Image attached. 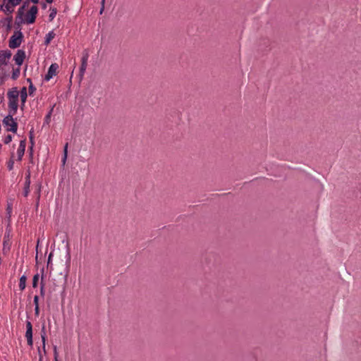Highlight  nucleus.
I'll return each instance as SVG.
<instances>
[{"instance_id":"20","label":"nucleus","mask_w":361,"mask_h":361,"mask_svg":"<svg viewBox=\"0 0 361 361\" xmlns=\"http://www.w3.org/2000/svg\"><path fill=\"white\" fill-rule=\"evenodd\" d=\"M88 58H89L88 53L87 52L84 53L82 55V57L81 59V63H87Z\"/></svg>"},{"instance_id":"37","label":"nucleus","mask_w":361,"mask_h":361,"mask_svg":"<svg viewBox=\"0 0 361 361\" xmlns=\"http://www.w3.org/2000/svg\"><path fill=\"white\" fill-rule=\"evenodd\" d=\"M30 1H32L33 4H37L39 0H30Z\"/></svg>"},{"instance_id":"21","label":"nucleus","mask_w":361,"mask_h":361,"mask_svg":"<svg viewBox=\"0 0 361 361\" xmlns=\"http://www.w3.org/2000/svg\"><path fill=\"white\" fill-rule=\"evenodd\" d=\"M13 165H14V161H13L12 159H11L8 161V163H7V167H8V169L9 171L13 170Z\"/></svg>"},{"instance_id":"35","label":"nucleus","mask_w":361,"mask_h":361,"mask_svg":"<svg viewBox=\"0 0 361 361\" xmlns=\"http://www.w3.org/2000/svg\"><path fill=\"white\" fill-rule=\"evenodd\" d=\"M38 351H39V361H42V355L41 354V350L39 348L38 349Z\"/></svg>"},{"instance_id":"27","label":"nucleus","mask_w":361,"mask_h":361,"mask_svg":"<svg viewBox=\"0 0 361 361\" xmlns=\"http://www.w3.org/2000/svg\"><path fill=\"white\" fill-rule=\"evenodd\" d=\"M54 360H56V358L58 359V357H59V353H58L56 346L54 347Z\"/></svg>"},{"instance_id":"36","label":"nucleus","mask_w":361,"mask_h":361,"mask_svg":"<svg viewBox=\"0 0 361 361\" xmlns=\"http://www.w3.org/2000/svg\"><path fill=\"white\" fill-rule=\"evenodd\" d=\"M30 154L32 157V145L30 147Z\"/></svg>"},{"instance_id":"39","label":"nucleus","mask_w":361,"mask_h":361,"mask_svg":"<svg viewBox=\"0 0 361 361\" xmlns=\"http://www.w3.org/2000/svg\"><path fill=\"white\" fill-rule=\"evenodd\" d=\"M46 1L49 4H51L54 1V0H46Z\"/></svg>"},{"instance_id":"18","label":"nucleus","mask_w":361,"mask_h":361,"mask_svg":"<svg viewBox=\"0 0 361 361\" xmlns=\"http://www.w3.org/2000/svg\"><path fill=\"white\" fill-rule=\"evenodd\" d=\"M27 81L30 82V85H29V87H28V91H29L30 95H31L36 90V88L34 87V85L32 83L30 79H28Z\"/></svg>"},{"instance_id":"4","label":"nucleus","mask_w":361,"mask_h":361,"mask_svg":"<svg viewBox=\"0 0 361 361\" xmlns=\"http://www.w3.org/2000/svg\"><path fill=\"white\" fill-rule=\"evenodd\" d=\"M37 11H38V8L37 6H32L30 8V10L28 11V12L27 13L26 16H25V22L27 24H32V23H35Z\"/></svg>"},{"instance_id":"3","label":"nucleus","mask_w":361,"mask_h":361,"mask_svg":"<svg viewBox=\"0 0 361 361\" xmlns=\"http://www.w3.org/2000/svg\"><path fill=\"white\" fill-rule=\"evenodd\" d=\"M23 39V34L21 32H15L9 39V47L16 49L20 47Z\"/></svg>"},{"instance_id":"13","label":"nucleus","mask_w":361,"mask_h":361,"mask_svg":"<svg viewBox=\"0 0 361 361\" xmlns=\"http://www.w3.org/2000/svg\"><path fill=\"white\" fill-rule=\"evenodd\" d=\"M7 96L8 99H18L19 92L17 90L16 88H13L11 90L8 91Z\"/></svg>"},{"instance_id":"28","label":"nucleus","mask_w":361,"mask_h":361,"mask_svg":"<svg viewBox=\"0 0 361 361\" xmlns=\"http://www.w3.org/2000/svg\"><path fill=\"white\" fill-rule=\"evenodd\" d=\"M42 343H43V350L44 353H46V350H45V336L44 335H42Z\"/></svg>"},{"instance_id":"24","label":"nucleus","mask_w":361,"mask_h":361,"mask_svg":"<svg viewBox=\"0 0 361 361\" xmlns=\"http://www.w3.org/2000/svg\"><path fill=\"white\" fill-rule=\"evenodd\" d=\"M43 279H42V281H41V287H40V295L42 296H44V293H45V290H44V284L42 281Z\"/></svg>"},{"instance_id":"29","label":"nucleus","mask_w":361,"mask_h":361,"mask_svg":"<svg viewBox=\"0 0 361 361\" xmlns=\"http://www.w3.org/2000/svg\"><path fill=\"white\" fill-rule=\"evenodd\" d=\"M35 314L36 317H38L39 314V307L37 306V307H35Z\"/></svg>"},{"instance_id":"31","label":"nucleus","mask_w":361,"mask_h":361,"mask_svg":"<svg viewBox=\"0 0 361 361\" xmlns=\"http://www.w3.org/2000/svg\"><path fill=\"white\" fill-rule=\"evenodd\" d=\"M52 256H53V254H52V252H51L48 257L47 266H49L50 264Z\"/></svg>"},{"instance_id":"19","label":"nucleus","mask_w":361,"mask_h":361,"mask_svg":"<svg viewBox=\"0 0 361 361\" xmlns=\"http://www.w3.org/2000/svg\"><path fill=\"white\" fill-rule=\"evenodd\" d=\"M39 276L38 274H35L32 279V287L36 288L39 281Z\"/></svg>"},{"instance_id":"38","label":"nucleus","mask_w":361,"mask_h":361,"mask_svg":"<svg viewBox=\"0 0 361 361\" xmlns=\"http://www.w3.org/2000/svg\"><path fill=\"white\" fill-rule=\"evenodd\" d=\"M39 192H40V188H39L38 189V200L39 199V197H40V195H39Z\"/></svg>"},{"instance_id":"22","label":"nucleus","mask_w":361,"mask_h":361,"mask_svg":"<svg viewBox=\"0 0 361 361\" xmlns=\"http://www.w3.org/2000/svg\"><path fill=\"white\" fill-rule=\"evenodd\" d=\"M56 15V9L54 8L51 10V13L49 16L50 20H52Z\"/></svg>"},{"instance_id":"32","label":"nucleus","mask_w":361,"mask_h":361,"mask_svg":"<svg viewBox=\"0 0 361 361\" xmlns=\"http://www.w3.org/2000/svg\"><path fill=\"white\" fill-rule=\"evenodd\" d=\"M53 109L49 112V114L46 116V121L47 122H48V120L50 118V116H51V111H52Z\"/></svg>"},{"instance_id":"30","label":"nucleus","mask_w":361,"mask_h":361,"mask_svg":"<svg viewBox=\"0 0 361 361\" xmlns=\"http://www.w3.org/2000/svg\"><path fill=\"white\" fill-rule=\"evenodd\" d=\"M67 154H68V143H66L64 147L63 156H67Z\"/></svg>"},{"instance_id":"40","label":"nucleus","mask_w":361,"mask_h":361,"mask_svg":"<svg viewBox=\"0 0 361 361\" xmlns=\"http://www.w3.org/2000/svg\"><path fill=\"white\" fill-rule=\"evenodd\" d=\"M38 245H39V240L37 241V246H36V250H37L38 249Z\"/></svg>"},{"instance_id":"1","label":"nucleus","mask_w":361,"mask_h":361,"mask_svg":"<svg viewBox=\"0 0 361 361\" xmlns=\"http://www.w3.org/2000/svg\"><path fill=\"white\" fill-rule=\"evenodd\" d=\"M22 0H3L1 5V10L6 14L11 13L14 7L18 5Z\"/></svg>"},{"instance_id":"23","label":"nucleus","mask_w":361,"mask_h":361,"mask_svg":"<svg viewBox=\"0 0 361 361\" xmlns=\"http://www.w3.org/2000/svg\"><path fill=\"white\" fill-rule=\"evenodd\" d=\"M12 140V136L11 135H8L5 137L4 142L5 144H8Z\"/></svg>"},{"instance_id":"16","label":"nucleus","mask_w":361,"mask_h":361,"mask_svg":"<svg viewBox=\"0 0 361 361\" xmlns=\"http://www.w3.org/2000/svg\"><path fill=\"white\" fill-rule=\"evenodd\" d=\"M29 3H30L29 0H25L23 2V5L18 9L19 14H22L23 13L24 10L28 6Z\"/></svg>"},{"instance_id":"6","label":"nucleus","mask_w":361,"mask_h":361,"mask_svg":"<svg viewBox=\"0 0 361 361\" xmlns=\"http://www.w3.org/2000/svg\"><path fill=\"white\" fill-rule=\"evenodd\" d=\"M59 68V66L57 63H52L47 73L45 75L44 80L46 81H49L50 79H51L54 75H56L57 70Z\"/></svg>"},{"instance_id":"9","label":"nucleus","mask_w":361,"mask_h":361,"mask_svg":"<svg viewBox=\"0 0 361 361\" xmlns=\"http://www.w3.org/2000/svg\"><path fill=\"white\" fill-rule=\"evenodd\" d=\"M11 56L10 51H0V66L6 65L8 60Z\"/></svg>"},{"instance_id":"33","label":"nucleus","mask_w":361,"mask_h":361,"mask_svg":"<svg viewBox=\"0 0 361 361\" xmlns=\"http://www.w3.org/2000/svg\"><path fill=\"white\" fill-rule=\"evenodd\" d=\"M104 2H105V0H102V9H101V11H100V13H102V11H103V10H104Z\"/></svg>"},{"instance_id":"15","label":"nucleus","mask_w":361,"mask_h":361,"mask_svg":"<svg viewBox=\"0 0 361 361\" xmlns=\"http://www.w3.org/2000/svg\"><path fill=\"white\" fill-rule=\"evenodd\" d=\"M26 280H27V278L25 275H23L20 278V281H19V288L20 290H23L25 287H26Z\"/></svg>"},{"instance_id":"12","label":"nucleus","mask_w":361,"mask_h":361,"mask_svg":"<svg viewBox=\"0 0 361 361\" xmlns=\"http://www.w3.org/2000/svg\"><path fill=\"white\" fill-rule=\"evenodd\" d=\"M19 95L20 97L22 106H23L25 105V103L27 97V90L26 87H23L20 90V91L19 92Z\"/></svg>"},{"instance_id":"5","label":"nucleus","mask_w":361,"mask_h":361,"mask_svg":"<svg viewBox=\"0 0 361 361\" xmlns=\"http://www.w3.org/2000/svg\"><path fill=\"white\" fill-rule=\"evenodd\" d=\"M25 337L27 338V344L30 346H32V325L30 321L26 322V332Z\"/></svg>"},{"instance_id":"11","label":"nucleus","mask_w":361,"mask_h":361,"mask_svg":"<svg viewBox=\"0 0 361 361\" xmlns=\"http://www.w3.org/2000/svg\"><path fill=\"white\" fill-rule=\"evenodd\" d=\"M30 173H28V174L25 177V187H24V191H23V195L25 197H27L30 192Z\"/></svg>"},{"instance_id":"26","label":"nucleus","mask_w":361,"mask_h":361,"mask_svg":"<svg viewBox=\"0 0 361 361\" xmlns=\"http://www.w3.org/2000/svg\"><path fill=\"white\" fill-rule=\"evenodd\" d=\"M33 302L35 307H37V306H39V297L37 295H35L34 297Z\"/></svg>"},{"instance_id":"10","label":"nucleus","mask_w":361,"mask_h":361,"mask_svg":"<svg viewBox=\"0 0 361 361\" xmlns=\"http://www.w3.org/2000/svg\"><path fill=\"white\" fill-rule=\"evenodd\" d=\"M25 147H26L25 140H20L18 149L17 150L18 160L20 161L22 160L23 157L25 154Z\"/></svg>"},{"instance_id":"41","label":"nucleus","mask_w":361,"mask_h":361,"mask_svg":"<svg viewBox=\"0 0 361 361\" xmlns=\"http://www.w3.org/2000/svg\"><path fill=\"white\" fill-rule=\"evenodd\" d=\"M54 361H59V359H56V360H54Z\"/></svg>"},{"instance_id":"34","label":"nucleus","mask_w":361,"mask_h":361,"mask_svg":"<svg viewBox=\"0 0 361 361\" xmlns=\"http://www.w3.org/2000/svg\"><path fill=\"white\" fill-rule=\"evenodd\" d=\"M66 159H67V156H63V159H62V162H63V165L66 164Z\"/></svg>"},{"instance_id":"17","label":"nucleus","mask_w":361,"mask_h":361,"mask_svg":"<svg viewBox=\"0 0 361 361\" xmlns=\"http://www.w3.org/2000/svg\"><path fill=\"white\" fill-rule=\"evenodd\" d=\"M87 66V63H81V66H80V78L83 77V75L85 74V72L86 71Z\"/></svg>"},{"instance_id":"8","label":"nucleus","mask_w":361,"mask_h":361,"mask_svg":"<svg viewBox=\"0 0 361 361\" xmlns=\"http://www.w3.org/2000/svg\"><path fill=\"white\" fill-rule=\"evenodd\" d=\"M25 58V53L23 50L19 49L14 56V61L18 66H21Z\"/></svg>"},{"instance_id":"7","label":"nucleus","mask_w":361,"mask_h":361,"mask_svg":"<svg viewBox=\"0 0 361 361\" xmlns=\"http://www.w3.org/2000/svg\"><path fill=\"white\" fill-rule=\"evenodd\" d=\"M18 99H8V106L9 109V114L15 115L18 110Z\"/></svg>"},{"instance_id":"25","label":"nucleus","mask_w":361,"mask_h":361,"mask_svg":"<svg viewBox=\"0 0 361 361\" xmlns=\"http://www.w3.org/2000/svg\"><path fill=\"white\" fill-rule=\"evenodd\" d=\"M19 74H20V70L17 69L16 71H13L12 78L13 79H16L18 77Z\"/></svg>"},{"instance_id":"2","label":"nucleus","mask_w":361,"mask_h":361,"mask_svg":"<svg viewBox=\"0 0 361 361\" xmlns=\"http://www.w3.org/2000/svg\"><path fill=\"white\" fill-rule=\"evenodd\" d=\"M12 114H8L3 120V124L6 128L7 131L16 133L18 130V123L14 121Z\"/></svg>"},{"instance_id":"14","label":"nucleus","mask_w":361,"mask_h":361,"mask_svg":"<svg viewBox=\"0 0 361 361\" xmlns=\"http://www.w3.org/2000/svg\"><path fill=\"white\" fill-rule=\"evenodd\" d=\"M55 36H56V34L54 33V32L53 30L49 32L45 36L44 44L47 46L48 44H49L51 41L55 37Z\"/></svg>"}]
</instances>
